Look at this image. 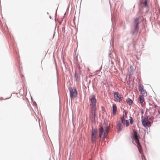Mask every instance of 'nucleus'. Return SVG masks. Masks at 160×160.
<instances>
[{
	"label": "nucleus",
	"mask_w": 160,
	"mask_h": 160,
	"mask_svg": "<svg viewBox=\"0 0 160 160\" xmlns=\"http://www.w3.org/2000/svg\"><path fill=\"white\" fill-rule=\"evenodd\" d=\"M139 24V18L137 17L134 19V29L130 32V34L132 36H133L135 32L137 33L138 32Z\"/></svg>",
	"instance_id": "obj_1"
},
{
	"label": "nucleus",
	"mask_w": 160,
	"mask_h": 160,
	"mask_svg": "<svg viewBox=\"0 0 160 160\" xmlns=\"http://www.w3.org/2000/svg\"><path fill=\"white\" fill-rule=\"evenodd\" d=\"M70 92V97L72 99L73 98L77 97L78 95V92L75 87H70L69 88Z\"/></svg>",
	"instance_id": "obj_2"
},
{
	"label": "nucleus",
	"mask_w": 160,
	"mask_h": 160,
	"mask_svg": "<svg viewBox=\"0 0 160 160\" xmlns=\"http://www.w3.org/2000/svg\"><path fill=\"white\" fill-rule=\"evenodd\" d=\"M89 101L90 102V106H96L97 99L96 98V95L92 94L89 97Z\"/></svg>",
	"instance_id": "obj_3"
},
{
	"label": "nucleus",
	"mask_w": 160,
	"mask_h": 160,
	"mask_svg": "<svg viewBox=\"0 0 160 160\" xmlns=\"http://www.w3.org/2000/svg\"><path fill=\"white\" fill-rule=\"evenodd\" d=\"M114 98L116 99L115 101L120 102L122 101V97L118 92H113Z\"/></svg>",
	"instance_id": "obj_4"
},
{
	"label": "nucleus",
	"mask_w": 160,
	"mask_h": 160,
	"mask_svg": "<svg viewBox=\"0 0 160 160\" xmlns=\"http://www.w3.org/2000/svg\"><path fill=\"white\" fill-rule=\"evenodd\" d=\"M139 90L142 95L144 96H147V92L144 89L143 86L142 84H140L139 86Z\"/></svg>",
	"instance_id": "obj_5"
},
{
	"label": "nucleus",
	"mask_w": 160,
	"mask_h": 160,
	"mask_svg": "<svg viewBox=\"0 0 160 160\" xmlns=\"http://www.w3.org/2000/svg\"><path fill=\"white\" fill-rule=\"evenodd\" d=\"M98 133V130L97 129H94L93 127L91 132V138H97V134Z\"/></svg>",
	"instance_id": "obj_6"
},
{
	"label": "nucleus",
	"mask_w": 160,
	"mask_h": 160,
	"mask_svg": "<svg viewBox=\"0 0 160 160\" xmlns=\"http://www.w3.org/2000/svg\"><path fill=\"white\" fill-rule=\"evenodd\" d=\"M141 118V122L142 126L146 129H148L149 127H150L151 126V124L150 125L147 124V122L143 120V115L142 116Z\"/></svg>",
	"instance_id": "obj_7"
},
{
	"label": "nucleus",
	"mask_w": 160,
	"mask_h": 160,
	"mask_svg": "<svg viewBox=\"0 0 160 160\" xmlns=\"http://www.w3.org/2000/svg\"><path fill=\"white\" fill-rule=\"evenodd\" d=\"M117 130L118 132L119 133L122 129V125L121 122V121H119L118 122L117 124Z\"/></svg>",
	"instance_id": "obj_8"
},
{
	"label": "nucleus",
	"mask_w": 160,
	"mask_h": 160,
	"mask_svg": "<svg viewBox=\"0 0 160 160\" xmlns=\"http://www.w3.org/2000/svg\"><path fill=\"white\" fill-rule=\"evenodd\" d=\"M138 100L140 103L142 107H144L145 104V103L144 102V104H143V102H144L145 100L144 97L142 96L141 95H139Z\"/></svg>",
	"instance_id": "obj_9"
},
{
	"label": "nucleus",
	"mask_w": 160,
	"mask_h": 160,
	"mask_svg": "<svg viewBox=\"0 0 160 160\" xmlns=\"http://www.w3.org/2000/svg\"><path fill=\"white\" fill-rule=\"evenodd\" d=\"M74 77L75 79V81L78 82L80 80V74L77 72L76 70L75 72Z\"/></svg>",
	"instance_id": "obj_10"
},
{
	"label": "nucleus",
	"mask_w": 160,
	"mask_h": 160,
	"mask_svg": "<svg viewBox=\"0 0 160 160\" xmlns=\"http://www.w3.org/2000/svg\"><path fill=\"white\" fill-rule=\"evenodd\" d=\"M112 111L113 114L115 115L116 114L117 111V107L116 105L115 104H113L112 106Z\"/></svg>",
	"instance_id": "obj_11"
},
{
	"label": "nucleus",
	"mask_w": 160,
	"mask_h": 160,
	"mask_svg": "<svg viewBox=\"0 0 160 160\" xmlns=\"http://www.w3.org/2000/svg\"><path fill=\"white\" fill-rule=\"evenodd\" d=\"M62 59L63 61V63L61 65V67L62 70H63V68H64L66 69H67V64L65 62L63 58H62Z\"/></svg>",
	"instance_id": "obj_12"
},
{
	"label": "nucleus",
	"mask_w": 160,
	"mask_h": 160,
	"mask_svg": "<svg viewBox=\"0 0 160 160\" xmlns=\"http://www.w3.org/2000/svg\"><path fill=\"white\" fill-rule=\"evenodd\" d=\"M140 136L138 135L137 132L135 133L133 135V137H132V139H133L134 141H136V140L139 139Z\"/></svg>",
	"instance_id": "obj_13"
},
{
	"label": "nucleus",
	"mask_w": 160,
	"mask_h": 160,
	"mask_svg": "<svg viewBox=\"0 0 160 160\" xmlns=\"http://www.w3.org/2000/svg\"><path fill=\"white\" fill-rule=\"evenodd\" d=\"M148 0H144V2L143 3H142L141 1L140 2V3L143 5V7L144 8L148 7Z\"/></svg>",
	"instance_id": "obj_14"
},
{
	"label": "nucleus",
	"mask_w": 160,
	"mask_h": 160,
	"mask_svg": "<svg viewBox=\"0 0 160 160\" xmlns=\"http://www.w3.org/2000/svg\"><path fill=\"white\" fill-rule=\"evenodd\" d=\"M90 106V109H91V113H92L93 112H96V106Z\"/></svg>",
	"instance_id": "obj_15"
},
{
	"label": "nucleus",
	"mask_w": 160,
	"mask_h": 160,
	"mask_svg": "<svg viewBox=\"0 0 160 160\" xmlns=\"http://www.w3.org/2000/svg\"><path fill=\"white\" fill-rule=\"evenodd\" d=\"M126 102L129 106L131 105L133 103L132 100L129 98L126 99Z\"/></svg>",
	"instance_id": "obj_16"
},
{
	"label": "nucleus",
	"mask_w": 160,
	"mask_h": 160,
	"mask_svg": "<svg viewBox=\"0 0 160 160\" xmlns=\"http://www.w3.org/2000/svg\"><path fill=\"white\" fill-rule=\"evenodd\" d=\"M132 39V43L133 44V46L134 48L135 47V45L136 44V42H137V41L138 40V38H131Z\"/></svg>",
	"instance_id": "obj_17"
},
{
	"label": "nucleus",
	"mask_w": 160,
	"mask_h": 160,
	"mask_svg": "<svg viewBox=\"0 0 160 160\" xmlns=\"http://www.w3.org/2000/svg\"><path fill=\"white\" fill-rule=\"evenodd\" d=\"M120 119L121 120V123H125V121L126 120L124 118V116L123 114L122 116L120 118Z\"/></svg>",
	"instance_id": "obj_18"
},
{
	"label": "nucleus",
	"mask_w": 160,
	"mask_h": 160,
	"mask_svg": "<svg viewBox=\"0 0 160 160\" xmlns=\"http://www.w3.org/2000/svg\"><path fill=\"white\" fill-rule=\"evenodd\" d=\"M92 115V121L93 122V121H95V120L96 118V112H93L91 114Z\"/></svg>",
	"instance_id": "obj_19"
},
{
	"label": "nucleus",
	"mask_w": 160,
	"mask_h": 160,
	"mask_svg": "<svg viewBox=\"0 0 160 160\" xmlns=\"http://www.w3.org/2000/svg\"><path fill=\"white\" fill-rule=\"evenodd\" d=\"M135 141L137 144V147L138 148V147H141V145L139 142V139L136 140V141Z\"/></svg>",
	"instance_id": "obj_20"
},
{
	"label": "nucleus",
	"mask_w": 160,
	"mask_h": 160,
	"mask_svg": "<svg viewBox=\"0 0 160 160\" xmlns=\"http://www.w3.org/2000/svg\"><path fill=\"white\" fill-rule=\"evenodd\" d=\"M103 131H104L103 127L102 126H100V128L99 129L98 132L102 133V132H103Z\"/></svg>",
	"instance_id": "obj_21"
},
{
	"label": "nucleus",
	"mask_w": 160,
	"mask_h": 160,
	"mask_svg": "<svg viewBox=\"0 0 160 160\" xmlns=\"http://www.w3.org/2000/svg\"><path fill=\"white\" fill-rule=\"evenodd\" d=\"M148 119L151 121V123H152L154 119V118L152 116H151L150 117H149Z\"/></svg>",
	"instance_id": "obj_22"
},
{
	"label": "nucleus",
	"mask_w": 160,
	"mask_h": 160,
	"mask_svg": "<svg viewBox=\"0 0 160 160\" xmlns=\"http://www.w3.org/2000/svg\"><path fill=\"white\" fill-rule=\"evenodd\" d=\"M129 120H130V123L131 124H133V120L132 117L130 116Z\"/></svg>",
	"instance_id": "obj_23"
},
{
	"label": "nucleus",
	"mask_w": 160,
	"mask_h": 160,
	"mask_svg": "<svg viewBox=\"0 0 160 160\" xmlns=\"http://www.w3.org/2000/svg\"><path fill=\"white\" fill-rule=\"evenodd\" d=\"M125 123L126 127H128L129 126V122L128 120H126Z\"/></svg>",
	"instance_id": "obj_24"
},
{
	"label": "nucleus",
	"mask_w": 160,
	"mask_h": 160,
	"mask_svg": "<svg viewBox=\"0 0 160 160\" xmlns=\"http://www.w3.org/2000/svg\"><path fill=\"white\" fill-rule=\"evenodd\" d=\"M148 118H149L148 116H146V117H145L144 118H143V120L147 122L148 121V120H149Z\"/></svg>",
	"instance_id": "obj_25"
},
{
	"label": "nucleus",
	"mask_w": 160,
	"mask_h": 160,
	"mask_svg": "<svg viewBox=\"0 0 160 160\" xmlns=\"http://www.w3.org/2000/svg\"><path fill=\"white\" fill-rule=\"evenodd\" d=\"M138 150L139 152V153L142 154L143 153V151L142 150L141 147H138Z\"/></svg>",
	"instance_id": "obj_26"
},
{
	"label": "nucleus",
	"mask_w": 160,
	"mask_h": 160,
	"mask_svg": "<svg viewBox=\"0 0 160 160\" xmlns=\"http://www.w3.org/2000/svg\"><path fill=\"white\" fill-rule=\"evenodd\" d=\"M96 138H91V140L92 143H94L96 142Z\"/></svg>",
	"instance_id": "obj_27"
},
{
	"label": "nucleus",
	"mask_w": 160,
	"mask_h": 160,
	"mask_svg": "<svg viewBox=\"0 0 160 160\" xmlns=\"http://www.w3.org/2000/svg\"><path fill=\"white\" fill-rule=\"evenodd\" d=\"M104 128H105V130H107L108 131V129H109V127H108V125H105L104 127Z\"/></svg>",
	"instance_id": "obj_28"
},
{
	"label": "nucleus",
	"mask_w": 160,
	"mask_h": 160,
	"mask_svg": "<svg viewBox=\"0 0 160 160\" xmlns=\"http://www.w3.org/2000/svg\"><path fill=\"white\" fill-rule=\"evenodd\" d=\"M21 78L22 79V80L23 81V82L24 81V76L22 75H21Z\"/></svg>",
	"instance_id": "obj_29"
},
{
	"label": "nucleus",
	"mask_w": 160,
	"mask_h": 160,
	"mask_svg": "<svg viewBox=\"0 0 160 160\" xmlns=\"http://www.w3.org/2000/svg\"><path fill=\"white\" fill-rule=\"evenodd\" d=\"M102 111L104 113L105 112H106V111L105 110V109L102 106Z\"/></svg>",
	"instance_id": "obj_30"
},
{
	"label": "nucleus",
	"mask_w": 160,
	"mask_h": 160,
	"mask_svg": "<svg viewBox=\"0 0 160 160\" xmlns=\"http://www.w3.org/2000/svg\"><path fill=\"white\" fill-rule=\"evenodd\" d=\"M142 160H146L145 156L143 154L142 155Z\"/></svg>",
	"instance_id": "obj_31"
},
{
	"label": "nucleus",
	"mask_w": 160,
	"mask_h": 160,
	"mask_svg": "<svg viewBox=\"0 0 160 160\" xmlns=\"http://www.w3.org/2000/svg\"><path fill=\"white\" fill-rule=\"evenodd\" d=\"M102 133H99L98 138H101L102 137Z\"/></svg>",
	"instance_id": "obj_32"
},
{
	"label": "nucleus",
	"mask_w": 160,
	"mask_h": 160,
	"mask_svg": "<svg viewBox=\"0 0 160 160\" xmlns=\"http://www.w3.org/2000/svg\"><path fill=\"white\" fill-rule=\"evenodd\" d=\"M109 65L111 68H112L114 66V64H109Z\"/></svg>",
	"instance_id": "obj_33"
},
{
	"label": "nucleus",
	"mask_w": 160,
	"mask_h": 160,
	"mask_svg": "<svg viewBox=\"0 0 160 160\" xmlns=\"http://www.w3.org/2000/svg\"><path fill=\"white\" fill-rule=\"evenodd\" d=\"M32 102H33V105L35 106L36 107H37V103H36V102L35 101H34Z\"/></svg>",
	"instance_id": "obj_34"
},
{
	"label": "nucleus",
	"mask_w": 160,
	"mask_h": 160,
	"mask_svg": "<svg viewBox=\"0 0 160 160\" xmlns=\"http://www.w3.org/2000/svg\"><path fill=\"white\" fill-rule=\"evenodd\" d=\"M108 132V131L107 130H105L104 131V133L105 135L107 134Z\"/></svg>",
	"instance_id": "obj_35"
},
{
	"label": "nucleus",
	"mask_w": 160,
	"mask_h": 160,
	"mask_svg": "<svg viewBox=\"0 0 160 160\" xmlns=\"http://www.w3.org/2000/svg\"><path fill=\"white\" fill-rule=\"evenodd\" d=\"M148 111V108H146L145 112V115H146L147 114Z\"/></svg>",
	"instance_id": "obj_36"
},
{
	"label": "nucleus",
	"mask_w": 160,
	"mask_h": 160,
	"mask_svg": "<svg viewBox=\"0 0 160 160\" xmlns=\"http://www.w3.org/2000/svg\"><path fill=\"white\" fill-rule=\"evenodd\" d=\"M106 138V136L105 135H104L102 137V140L104 141Z\"/></svg>",
	"instance_id": "obj_37"
},
{
	"label": "nucleus",
	"mask_w": 160,
	"mask_h": 160,
	"mask_svg": "<svg viewBox=\"0 0 160 160\" xmlns=\"http://www.w3.org/2000/svg\"><path fill=\"white\" fill-rule=\"evenodd\" d=\"M141 114L142 116V115H143V114L144 113V110H143V109H141Z\"/></svg>",
	"instance_id": "obj_38"
},
{
	"label": "nucleus",
	"mask_w": 160,
	"mask_h": 160,
	"mask_svg": "<svg viewBox=\"0 0 160 160\" xmlns=\"http://www.w3.org/2000/svg\"><path fill=\"white\" fill-rule=\"evenodd\" d=\"M130 70L131 72H132V71L133 72V71H132L133 67L132 66H130Z\"/></svg>",
	"instance_id": "obj_39"
},
{
	"label": "nucleus",
	"mask_w": 160,
	"mask_h": 160,
	"mask_svg": "<svg viewBox=\"0 0 160 160\" xmlns=\"http://www.w3.org/2000/svg\"><path fill=\"white\" fill-rule=\"evenodd\" d=\"M65 31V27L64 26L62 28V31L64 32Z\"/></svg>",
	"instance_id": "obj_40"
},
{
	"label": "nucleus",
	"mask_w": 160,
	"mask_h": 160,
	"mask_svg": "<svg viewBox=\"0 0 160 160\" xmlns=\"http://www.w3.org/2000/svg\"><path fill=\"white\" fill-rule=\"evenodd\" d=\"M157 107V105L156 104H154V107L156 108Z\"/></svg>",
	"instance_id": "obj_41"
},
{
	"label": "nucleus",
	"mask_w": 160,
	"mask_h": 160,
	"mask_svg": "<svg viewBox=\"0 0 160 160\" xmlns=\"http://www.w3.org/2000/svg\"><path fill=\"white\" fill-rule=\"evenodd\" d=\"M111 63L110 64H114L113 62V61H111Z\"/></svg>",
	"instance_id": "obj_42"
},
{
	"label": "nucleus",
	"mask_w": 160,
	"mask_h": 160,
	"mask_svg": "<svg viewBox=\"0 0 160 160\" xmlns=\"http://www.w3.org/2000/svg\"><path fill=\"white\" fill-rule=\"evenodd\" d=\"M158 114H160V111L159 110H158Z\"/></svg>",
	"instance_id": "obj_43"
},
{
	"label": "nucleus",
	"mask_w": 160,
	"mask_h": 160,
	"mask_svg": "<svg viewBox=\"0 0 160 160\" xmlns=\"http://www.w3.org/2000/svg\"><path fill=\"white\" fill-rule=\"evenodd\" d=\"M111 55H112V54H111V53H110L109 54V56L110 57H111Z\"/></svg>",
	"instance_id": "obj_44"
},
{
	"label": "nucleus",
	"mask_w": 160,
	"mask_h": 160,
	"mask_svg": "<svg viewBox=\"0 0 160 160\" xmlns=\"http://www.w3.org/2000/svg\"><path fill=\"white\" fill-rule=\"evenodd\" d=\"M31 100H32V102H33V101H33V98H32V97H31Z\"/></svg>",
	"instance_id": "obj_45"
},
{
	"label": "nucleus",
	"mask_w": 160,
	"mask_h": 160,
	"mask_svg": "<svg viewBox=\"0 0 160 160\" xmlns=\"http://www.w3.org/2000/svg\"><path fill=\"white\" fill-rule=\"evenodd\" d=\"M152 123H151V122H149V124H148L150 125V124H151Z\"/></svg>",
	"instance_id": "obj_46"
},
{
	"label": "nucleus",
	"mask_w": 160,
	"mask_h": 160,
	"mask_svg": "<svg viewBox=\"0 0 160 160\" xmlns=\"http://www.w3.org/2000/svg\"><path fill=\"white\" fill-rule=\"evenodd\" d=\"M127 112H125V116L127 115Z\"/></svg>",
	"instance_id": "obj_47"
},
{
	"label": "nucleus",
	"mask_w": 160,
	"mask_h": 160,
	"mask_svg": "<svg viewBox=\"0 0 160 160\" xmlns=\"http://www.w3.org/2000/svg\"><path fill=\"white\" fill-rule=\"evenodd\" d=\"M49 18H50L51 19V18H52V17H51V16H49Z\"/></svg>",
	"instance_id": "obj_48"
},
{
	"label": "nucleus",
	"mask_w": 160,
	"mask_h": 160,
	"mask_svg": "<svg viewBox=\"0 0 160 160\" xmlns=\"http://www.w3.org/2000/svg\"><path fill=\"white\" fill-rule=\"evenodd\" d=\"M57 13V11L56 10L55 12V15H56Z\"/></svg>",
	"instance_id": "obj_49"
},
{
	"label": "nucleus",
	"mask_w": 160,
	"mask_h": 160,
	"mask_svg": "<svg viewBox=\"0 0 160 160\" xmlns=\"http://www.w3.org/2000/svg\"><path fill=\"white\" fill-rule=\"evenodd\" d=\"M149 106H152V105L150 103H149Z\"/></svg>",
	"instance_id": "obj_50"
},
{
	"label": "nucleus",
	"mask_w": 160,
	"mask_h": 160,
	"mask_svg": "<svg viewBox=\"0 0 160 160\" xmlns=\"http://www.w3.org/2000/svg\"><path fill=\"white\" fill-rule=\"evenodd\" d=\"M151 109V107H150L149 108V109H148V110H149L150 109Z\"/></svg>",
	"instance_id": "obj_51"
},
{
	"label": "nucleus",
	"mask_w": 160,
	"mask_h": 160,
	"mask_svg": "<svg viewBox=\"0 0 160 160\" xmlns=\"http://www.w3.org/2000/svg\"><path fill=\"white\" fill-rule=\"evenodd\" d=\"M125 118H128V117H127V115L125 116Z\"/></svg>",
	"instance_id": "obj_52"
},
{
	"label": "nucleus",
	"mask_w": 160,
	"mask_h": 160,
	"mask_svg": "<svg viewBox=\"0 0 160 160\" xmlns=\"http://www.w3.org/2000/svg\"><path fill=\"white\" fill-rule=\"evenodd\" d=\"M18 62H19V58H18Z\"/></svg>",
	"instance_id": "obj_53"
},
{
	"label": "nucleus",
	"mask_w": 160,
	"mask_h": 160,
	"mask_svg": "<svg viewBox=\"0 0 160 160\" xmlns=\"http://www.w3.org/2000/svg\"><path fill=\"white\" fill-rule=\"evenodd\" d=\"M132 143H133L134 145H135V143H134L133 142V141H132Z\"/></svg>",
	"instance_id": "obj_54"
},
{
	"label": "nucleus",
	"mask_w": 160,
	"mask_h": 160,
	"mask_svg": "<svg viewBox=\"0 0 160 160\" xmlns=\"http://www.w3.org/2000/svg\"><path fill=\"white\" fill-rule=\"evenodd\" d=\"M104 123L105 124H105V121H104Z\"/></svg>",
	"instance_id": "obj_55"
},
{
	"label": "nucleus",
	"mask_w": 160,
	"mask_h": 160,
	"mask_svg": "<svg viewBox=\"0 0 160 160\" xmlns=\"http://www.w3.org/2000/svg\"><path fill=\"white\" fill-rule=\"evenodd\" d=\"M18 83V81L17 82H16V83L17 84Z\"/></svg>",
	"instance_id": "obj_56"
},
{
	"label": "nucleus",
	"mask_w": 160,
	"mask_h": 160,
	"mask_svg": "<svg viewBox=\"0 0 160 160\" xmlns=\"http://www.w3.org/2000/svg\"><path fill=\"white\" fill-rule=\"evenodd\" d=\"M66 12H65V14H64V15H66Z\"/></svg>",
	"instance_id": "obj_57"
},
{
	"label": "nucleus",
	"mask_w": 160,
	"mask_h": 160,
	"mask_svg": "<svg viewBox=\"0 0 160 160\" xmlns=\"http://www.w3.org/2000/svg\"><path fill=\"white\" fill-rule=\"evenodd\" d=\"M81 2H82V0H81V2H80L81 4Z\"/></svg>",
	"instance_id": "obj_58"
},
{
	"label": "nucleus",
	"mask_w": 160,
	"mask_h": 160,
	"mask_svg": "<svg viewBox=\"0 0 160 160\" xmlns=\"http://www.w3.org/2000/svg\"><path fill=\"white\" fill-rule=\"evenodd\" d=\"M47 14H48V12H47Z\"/></svg>",
	"instance_id": "obj_59"
},
{
	"label": "nucleus",
	"mask_w": 160,
	"mask_h": 160,
	"mask_svg": "<svg viewBox=\"0 0 160 160\" xmlns=\"http://www.w3.org/2000/svg\"><path fill=\"white\" fill-rule=\"evenodd\" d=\"M156 110H155V112H156Z\"/></svg>",
	"instance_id": "obj_60"
},
{
	"label": "nucleus",
	"mask_w": 160,
	"mask_h": 160,
	"mask_svg": "<svg viewBox=\"0 0 160 160\" xmlns=\"http://www.w3.org/2000/svg\"><path fill=\"white\" fill-rule=\"evenodd\" d=\"M90 81H89V83H90Z\"/></svg>",
	"instance_id": "obj_61"
}]
</instances>
